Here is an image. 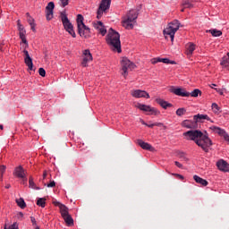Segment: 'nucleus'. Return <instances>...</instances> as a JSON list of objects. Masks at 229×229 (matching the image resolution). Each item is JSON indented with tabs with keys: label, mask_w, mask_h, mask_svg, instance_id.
Returning <instances> with one entry per match:
<instances>
[{
	"label": "nucleus",
	"mask_w": 229,
	"mask_h": 229,
	"mask_svg": "<svg viewBox=\"0 0 229 229\" xmlns=\"http://www.w3.org/2000/svg\"><path fill=\"white\" fill-rule=\"evenodd\" d=\"M186 140H194L195 144L201 148L205 153H208V148L212 146V140L207 134H203L201 131L191 130L183 132Z\"/></svg>",
	"instance_id": "obj_1"
},
{
	"label": "nucleus",
	"mask_w": 229,
	"mask_h": 229,
	"mask_svg": "<svg viewBox=\"0 0 229 229\" xmlns=\"http://www.w3.org/2000/svg\"><path fill=\"white\" fill-rule=\"evenodd\" d=\"M106 41L112 51L122 53L123 50H121V35H119V32L114 30V29H110L106 37Z\"/></svg>",
	"instance_id": "obj_2"
},
{
	"label": "nucleus",
	"mask_w": 229,
	"mask_h": 229,
	"mask_svg": "<svg viewBox=\"0 0 229 229\" xmlns=\"http://www.w3.org/2000/svg\"><path fill=\"white\" fill-rule=\"evenodd\" d=\"M139 17V9L130 10L125 16L123 17V26L125 30H133V22Z\"/></svg>",
	"instance_id": "obj_3"
},
{
	"label": "nucleus",
	"mask_w": 229,
	"mask_h": 229,
	"mask_svg": "<svg viewBox=\"0 0 229 229\" xmlns=\"http://www.w3.org/2000/svg\"><path fill=\"white\" fill-rule=\"evenodd\" d=\"M83 15H77V30L80 37H83V38H90V28H89L83 22Z\"/></svg>",
	"instance_id": "obj_4"
},
{
	"label": "nucleus",
	"mask_w": 229,
	"mask_h": 229,
	"mask_svg": "<svg viewBox=\"0 0 229 229\" xmlns=\"http://www.w3.org/2000/svg\"><path fill=\"white\" fill-rule=\"evenodd\" d=\"M180 30V21L178 20H174L168 24V27L164 30L163 33L165 38H167V35L170 36L171 42L174 41V35Z\"/></svg>",
	"instance_id": "obj_5"
},
{
	"label": "nucleus",
	"mask_w": 229,
	"mask_h": 229,
	"mask_svg": "<svg viewBox=\"0 0 229 229\" xmlns=\"http://www.w3.org/2000/svg\"><path fill=\"white\" fill-rule=\"evenodd\" d=\"M60 19L63 22L64 30L68 31L73 38H76V32H74V27L72 26V23H71V21H69L65 11L60 13Z\"/></svg>",
	"instance_id": "obj_6"
},
{
	"label": "nucleus",
	"mask_w": 229,
	"mask_h": 229,
	"mask_svg": "<svg viewBox=\"0 0 229 229\" xmlns=\"http://www.w3.org/2000/svg\"><path fill=\"white\" fill-rule=\"evenodd\" d=\"M121 65H122V76L126 78L128 76V70L133 71L135 69L136 65L135 64L131 63L128 57H123L121 61Z\"/></svg>",
	"instance_id": "obj_7"
},
{
	"label": "nucleus",
	"mask_w": 229,
	"mask_h": 229,
	"mask_svg": "<svg viewBox=\"0 0 229 229\" xmlns=\"http://www.w3.org/2000/svg\"><path fill=\"white\" fill-rule=\"evenodd\" d=\"M112 0H102L101 4L97 12V19H101L103 17V12H106L110 8Z\"/></svg>",
	"instance_id": "obj_8"
},
{
	"label": "nucleus",
	"mask_w": 229,
	"mask_h": 229,
	"mask_svg": "<svg viewBox=\"0 0 229 229\" xmlns=\"http://www.w3.org/2000/svg\"><path fill=\"white\" fill-rule=\"evenodd\" d=\"M14 176L22 180L23 185L28 182V177H26V170L22 166H18L13 172Z\"/></svg>",
	"instance_id": "obj_9"
},
{
	"label": "nucleus",
	"mask_w": 229,
	"mask_h": 229,
	"mask_svg": "<svg viewBox=\"0 0 229 229\" xmlns=\"http://www.w3.org/2000/svg\"><path fill=\"white\" fill-rule=\"evenodd\" d=\"M170 92H173V94H175V96H180L181 98H189V96H191L190 92H187L182 88L172 87L170 89Z\"/></svg>",
	"instance_id": "obj_10"
},
{
	"label": "nucleus",
	"mask_w": 229,
	"mask_h": 229,
	"mask_svg": "<svg viewBox=\"0 0 229 229\" xmlns=\"http://www.w3.org/2000/svg\"><path fill=\"white\" fill-rule=\"evenodd\" d=\"M131 96H132V98H146L147 99H149V93L146 92L145 90H141V89L131 90Z\"/></svg>",
	"instance_id": "obj_11"
},
{
	"label": "nucleus",
	"mask_w": 229,
	"mask_h": 229,
	"mask_svg": "<svg viewBox=\"0 0 229 229\" xmlns=\"http://www.w3.org/2000/svg\"><path fill=\"white\" fill-rule=\"evenodd\" d=\"M55 10V3L49 2L46 7V17L47 21L53 19V11Z\"/></svg>",
	"instance_id": "obj_12"
},
{
	"label": "nucleus",
	"mask_w": 229,
	"mask_h": 229,
	"mask_svg": "<svg viewBox=\"0 0 229 229\" xmlns=\"http://www.w3.org/2000/svg\"><path fill=\"white\" fill-rule=\"evenodd\" d=\"M24 53V63L27 65V67H29V71H34L33 69V59H31V56H30V53L28 52V50H23Z\"/></svg>",
	"instance_id": "obj_13"
},
{
	"label": "nucleus",
	"mask_w": 229,
	"mask_h": 229,
	"mask_svg": "<svg viewBox=\"0 0 229 229\" xmlns=\"http://www.w3.org/2000/svg\"><path fill=\"white\" fill-rule=\"evenodd\" d=\"M182 126H183V128H188V130H197L198 128V123H196V120L193 119L192 120H184L182 123Z\"/></svg>",
	"instance_id": "obj_14"
},
{
	"label": "nucleus",
	"mask_w": 229,
	"mask_h": 229,
	"mask_svg": "<svg viewBox=\"0 0 229 229\" xmlns=\"http://www.w3.org/2000/svg\"><path fill=\"white\" fill-rule=\"evenodd\" d=\"M19 36L23 44H25L26 47H28V40L26 39V30L23 25H20L18 27Z\"/></svg>",
	"instance_id": "obj_15"
},
{
	"label": "nucleus",
	"mask_w": 229,
	"mask_h": 229,
	"mask_svg": "<svg viewBox=\"0 0 229 229\" xmlns=\"http://www.w3.org/2000/svg\"><path fill=\"white\" fill-rule=\"evenodd\" d=\"M216 165L219 171H223L224 173H229V164L226 161L221 159L216 163Z\"/></svg>",
	"instance_id": "obj_16"
},
{
	"label": "nucleus",
	"mask_w": 229,
	"mask_h": 229,
	"mask_svg": "<svg viewBox=\"0 0 229 229\" xmlns=\"http://www.w3.org/2000/svg\"><path fill=\"white\" fill-rule=\"evenodd\" d=\"M95 30L99 31V34L105 37L106 35V29H105V25L101 21H98L97 23H93Z\"/></svg>",
	"instance_id": "obj_17"
},
{
	"label": "nucleus",
	"mask_w": 229,
	"mask_h": 229,
	"mask_svg": "<svg viewBox=\"0 0 229 229\" xmlns=\"http://www.w3.org/2000/svg\"><path fill=\"white\" fill-rule=\"evenodd\" d=\"M193 119H194L195 123H197V124H198V123H203V121H205V120L210 121V117H208V114H199L194 115Z\"/></svg>",
	"instance_id": "obj_18"
},
{
	"label": "nucleus",
	"mask_w": 229,
	"mask_h": 229,
	"mask_svg": "<svg viewBox=\"0 0 229 229\" xmlns=\"http://www.w3.org/2000/svg\"><path fill=\"white\" fill-rule=\"evenodd\" d=\"M137 144L140 146L142 149H147L148 151H152L153 147L148 142H144L142 140H138Z\"/></svg>",
	"instance_id": "obj_19"
},
{
	"label": "nucleus",
	"mask_w": 229,
	"mask_h": 229,
	"mask_svg": "<svg viewBox=\"0 0 229 229\" xmlns=\"http://www.w3.org/2000/svg\"><path fill=\"white\" fill-rule=\"evenodd\" d=\"M156 101H157V103L158 105H160V106H162V108H165V110L169 108V107H171V106H173V104L168 103L167 101H165V100H164L162 98H157Z\"/></svg>",
	"instance_id": "obj_20"
},
{
	"label": "nucleus",
	"mask_w": 229,
	"mask_h": 229,
	"mask_svg": "<svg viewBox=\"0 0 229 229\" xmlns=\"http://www.w3.org/2000/svg\"><path fill=\"white\" fill-rule=\"evenodd\" d=\"M193 180L196 182V183H199L203 187H207V185H208V182L207 180H205L198 175H194Z\"/></svg>",
	"instance_id": "obj_21"
},
{
	"label": "nucleus",
	"mask_w": 229,
	"mask_h": 229,
	"mask_svg": "<svg viewBox=\"0 0 229 229\" xmlns=\"http://www.w3.org/2000/svg\"><path fill=\"white\" fill-rule=\"evenodd\" d=\"M138 108L140 110H142L143 112H151V114H153V112H155L154 108H152L151 106H147V105L139 104Z\"/></svg>",
	"instance_id": "obj_22"
},
{
	"label": "nucleus",
	"mask_w": 229,
	"mask_h": 229,
	"mask_svg": "<svg viewBox=\"0 0 229 229\" xmlns=\"http://www.w3.org/2000/svg\"><path fill=\"white\" fill-rule=\"evenodd\" d=\"M195 0H182V6L183 8H193Z\"/></svg>",
	"instance_id": "obj_23"
},
{
	"label": "nucleus",
	"mask_w": 229,
	"mask_h": 229,
	"mask_svg": "<svg viewBox=\"0 0 229 229\" xmlns=\"http://www.w3.org/2000/svg\"><path fill=\"white\" fill-rule=\"evenodd\" d=\"M206 33H211L212 37H221V35H223V32L216 29L208 30H206Z\"/></svg>",
	"instance_id": "obj_24"
},
{
	"label": "nucleus",
	"mask_w": 229,
	"mask_h": 229,
	"mask_svg": "<svg viewBox=\"0 0 229 229\" xmlns=\"http://www.w3.org/2000/svg\"><path fill=\"white\" fill-rule=\"evenodd\" d=\"M63 218L64 219L68 226H72V225H74V220L72 219V216H71V215H66L63 216Z\"/></svg>",
	"instance_id": "obj_25"
},
{
	"label": "nucleus",
	"mask_w": 229,
	"mask_h": 229,
	"mask_svg": "<svg viewBox=\"0 0 229 229\" xmlns=\"http://www.w3.org/2000/svg\"><path fill=\"white\" fill-rule=\"evenodd\" d=\"M213 130L215 131V133H217L218 135H220V137H224L226 136L228 133H226V131L219 127H213Z\"/></svg>",
	"instance_id": "obj_26"
},
{
	"label": "nucleus",
	"mask_w": 229,
	"mask_h": 229,
	"mask_svg": "<svg viewBox=\"0 0 229 229\" xmlns=\"http://www.w3.org/2000/svg\"><path fill=\"white\" fill-rule=\"evenodd\" d=\"M221 65H223V67H225L226 69L229 68V52L227 53V55L223 57L221 61Z\"/></svg>",
	"instance_id": "obj_27"
},
{
	"label": "nucleus",
	"mask_w": 229,
	"mask_h": 229,
	"mask_svg": "<svg viewBox=\"0 0 229 229\" xmlns=\"http://www.w3.org/2000/svg\"><path fill=\"white\" fill-rule=\"evenodd\" d=\"M60 208V212H61V215H62V217H64L65 216H69V208L63 204V206H61Z\"/></svg>",
	"instance_id": "obj_28"
},
{
	"label": "nucleus",
	"mask_w": 229,
	"mask_h": 229,
	"mask_svg": "<svg viewBox=\"0 0 229 229\" xmlns=\"http://www.w3.org/2000/svg\"><path fill=\"white\" fill-rule=\"evenodd\" d=\"M195 49H196V45L190 43L187 47V55H192Z\"/></svg>",
	"instance_id": "obj_29"
},
{
	"label": "nucleus",
	"mask_w": 229,
	"mask_h": 229,
	"mask_svg": "<svg viewBox=\"0 0 229 229\" xmlns=\"http://www.w3.org/2000/svg\"><path fill=\"white\" fill-rule=\"evenodd\" d=\"M83 55H84V60H86L88 62H91L92 54H90V50H85Z\"/></svg>",
	"instance_id": "obj_30"
},
{
	"label": "nucleus",
	"mask_w": 229,
	"mask_h": 229,
	"mask_svg": "<svg viewBox=\"0 0 229 229\" xmlns=\"http://www.w3.org/2000/svg\"><path fill=\"white\" fill-rule=\"evenodd\" d=\"M16 203L20 208H26V202L24 201V199L20 198L16 199Z\"/></svg>",
	"instance_id": "obj_31"
},
{
	"label": "nucleus",
	"mask_w": 229,
	"mask_h": 229,
	"mask_svg": "<svg viewBox=\"0 0 229 229\" xmlns=\"http://www.w3.org/2000/svg\"><path fill=\"white\" fill-rule=\"evenodd\" d=\"M38 207H41L44 208L46 207V199L45 198H39L37 200Z\"/></svg>",
	"instance_id": "obj_32"
},
{
	"label": "nucleus",
	"mask_w": 229,
	"mask_h": 229,
	"mask_svg": "<svg viewBox=\"0 0 229 229\" xmlns=\"http://www.w3.org/2000/svg\"><path fill=\"white\" fill-rule=\"evenodd\" d=\"M187 110L183 107L178 108L176 110V115H178L179 117H182V115H185Z\"/></svg>",
	"instance_id": "obj_33"
},
{
	"label": "nucleus",
	"mask_w": 229,
	"mask_h": 229,
	"mask_svg": "<svg viewBox=\"0 0 229 229\" xmlns=\"http://www.w3.org/2000/svg\"><path fill=\"white\" fill-rule=\"evenodd\" d=\"M199 94H201V90H199V89H196L190 93V96H191V98H198Z\"/></svg>",
	"instance_id": "obj_34"
},
{
	"label": "nucleus",
	"mask_w": 229,
	"mask_h": 229,
	"mask_svg": "<svg viewBox=\"0 0 229 229\" xmlns=\"http://www.w3.org/2000/svg\"><path fill=\"white\" fill-rule=\"evenodd\" d=\"M29 185H30V189H37V190L39 189L38 187H37V185H35V182H33V177H31V176L29 179Z\"/></svg>",
	"instance_id": "obj_35"
},
{
	"label": "nucleus",
	"mask_w": 229,
	"mask_h": 229,
	"mask_svg": "<svg viewBox=\"0 0 229 229\" xmlns=\"http://www.w3.org/2000/svg\"><path fill=\"white\" fill-rule=\"evenodd\" d=\"M59 4L62 8H65L69 4V0H59Z\"/></svg>",
	"instance_id": "obj_36"
},
{
	"label": "nucleus",
	"mask_w": 229,
	"mask_h": 229,
	"mask_svg": "<svg viewBox=\"0 0 229 229\" xmlns=\"http://www.w3.org/2000/svg\"><path fill=\"white\" fill-rule=\"evenodd\" d=\"M211 107H212V110H213L216 114H217V112H219V110H221V108L219 107V106H217V104H216V103H213L212 106H211Z\"/></svg>",
	"instance_id": "obj_37"
},
{
	"label": "nucleus",
	"mask_w": 229,
	"mask_h": 229,
	"mask_svg": "<svg viewBox=\"0 0 229 229\" xmlns=\"http://www.w3.org/2000/svg\"><path fill=\"white\" fill-rule=\"evenodd\" d=\"M4 171H6V166L5 165H1L0 166V180L3 181V175L4 174Z\"/></svg>",
	"instance_id": "obj_38"
},
{
	"label": "nucleus",
	"mask_w": 229,
	"mask_h": 229,
	"mask_svg": "<svg viewBox=\"0 0 229 229\" xmlns=\"http://www.w3.org/2000/svg\"><path fill=\"white\" fill-rule=\"evenodd\" d=\"M4 229H19V225H17V223H13L12 225L9 226V228H7L5 225Z\"/></svg>",
	"instance_id": "obj_39"
},
{
	"label": "nucleus",
	"mask_w": 229,
	"mask_h": 229,
	"mask_svg": "<svg viewBox=\"0 0 229 229\" xmlns=\"http://www.w3.org/2000/svg\"><path fill=\"white\" fill-rule=\"evenodd\" d=\"M39 76H42V78L46 77V70L44 68L38 69Z\"/></svg>",
	"instance_id": "obj_40"
},
{
	"label": "nucleus",
	"mask_w": 229,
	"mask_h": 229,
	"mask_svg": "<svg viewBox=\"0 0 229 229\" xmlns=\"http://www.w3.org/2000/svg\"><path fill=\"white\" fill-rule=\"evenodd\" d=\"M27 21L29 22V24H35V20H33V18H31V16H29V18H27Z\"/></svg>",
	"instance_id": "obj_41"
},
{
	"label": "nucleus",
	"mask_w": 229,
	"mask_h": 229,
	"mask_svg": "<svg viewBox=\"0 0 229 229\" xmlns=\"http://www.w3.org/2000/svg\"><path fill=\"white\" fill-rule=\"evenodd\" d=\"M158 63H160V57L153 58L151 60V64H158Z\"/></svg>",
	"instance_id": "obj_42"
},
{
	"label": "nucleus",
	"mask_w": 229,
	"mask_h": 229,
	"mask_svg": "<svg viewBox=\"0 0 229 229\" xmlns=\"http://www.w3.org/2000/svg\"><path fill=\"white\" fill-rule=\"evenodd\" d=\"M47 187L48 188L56 187V182H55V181H52L50 183L47 185Z\"/></svg>",
	"instance_id": "obj_43"
},
{
	"label": "nucleus",
	"mask_w": 229,
	"mask_h": 229,
	"mask_svg": "<svg viewBox=\"0 0 229 229\" xmlns=\"http://www.w3.org/2000/svg\"><path fill=\"white\" fill-rule=\"evenodd\" d=\"M159 62H162L163 64H169V59L168 58H160L159 57Z\"/></svg>",
	"instance_id": "obj_44"
},
{
	"label": "nucleus",
	"mask_w": 229,
	"mask_h": 229,
	"mask_svg": "<svg viewBox=\"0 0 229 229\" xmlns=\"http://www.w3.org/2000/svg\"><path fill=\"white\" fill-rule=\"evenodd\" d=\"M174 176H176V178H179V180H184L183 175L180 174H172Z\"/></svg>",
	"instance_id": "obj_45"
},
{
	"label": "nucleus",
	"mask_w": 229,
	"mask_h": 229,
	"mask_svg": "<svg viewBox=\"0 0 229 229\" xmlns=\"http://www.w3.org/2000/svg\"><path fill=\"white\" fill-rule=\"evenodd\" d=\"M30 221H31L33 226H36V225H37V220L35 219L34 216H30Z\"/></svg>",
	"instance_id": "obj_46"
},
{
	"label": "nucleus",
	"mask_w": 229,
	"mask_h": 229,
	"mask_svg": "<svg viewBox=\"0 0 229 229\" xmlns=\"http://www.w3.org/2000/svg\"><path fill=\"white\" fill-rule=\"evenodd\" d=\"M53 203H54V205H55V207H59V208H62V206H64V204H62V203H60V202H58V201H54Z\"/></svg>",
	"instance_id": "obj_47"
},
{
	"label": "nucleus",
	"mask_w": 229,
	"mask_h": 229,
	"mask_svg": "<svg viewBox=\"0 0 229 229\" xmlns=\"http://www.w3.org/2000/svg\"><path fill=\"white\" fill-rule=\"evenodd\" d=\"M89 61H87V59H84L83 58V60H82V62H81V65H82V67H87V63H88Z\"/></svg>",
	"instance_id": "obj_48"
},
{
	"label": "nucleus",
	"mask_w": 229,
	"mask_h": 229,
	"mask_svg": "<svg viewBox=\"0 0 229 229\" xmlns=\"http://www.w3.org/2000/svg\"><path fill=\"white\" fill-rule=\"evenodd\" d=\"M174 164L177 167H179V169H182V167H183V165L178 161H175Z\"/></svg>",
	"instance_id": "obj_49"
},
{
	"label": "nucleus",
	"mask_w": 229,
	"mask_h": 229,
	"mask_svg": "<svg viewBox=\"0 0 229 229\" xmlns=\"http://www.w3.org/2000/svg\"><path fill=\"white\" fill-rule=\"evenodd\" d=\"M179 157H180L181 158H182V160H187V157H185V154H184V153L179 154Z\"/></svg>",
	"instance_id": "obj_50"
},
{
	"label": "nucleus",
	"mask_w": 229,
	"mask_h": 229,
	"mask_svg": "<svg viewBox=\"0 0 229 229\" xmlns=\"http://www.w3.org/2000/svg\"><path fill=\"white\" fill-rule=\"evenodd\" d=\"M148 128H153L154 126H157V123H152V124H146Z\"/></svg>",
	"instance_id": "obj_51"
},
{
	"label": "nucleus",
	"mask_w": 229,
	"mask_h": 229,
	"mask_svg": "<svg viewBox=\"0 0 229 229\" xmlns=\"http://www.w3.org/2000/svg\"><path fill=\"white\" fill-rule=\"evenodd\" d=\"M30 26L32 31H35V23H31Z\"/></svg>",
	"instance_id": "obj_52"
},
{
	"label": "nucleus",
	"mask_w": 229,
	"mask_h": 229,
	"mask_svg": "<svg viewBox=\"0 0 229 229\" xmlns=\"http://www.w3.org/2000/svg\"><path fill=\"white\" fill-rule=\"evenodd\" d=\"M18 217H24V214L22 212L18 213Z\"/></svg>",
	"instance_id": "obj_53"
},
{
	"label": "nucleus",
	"mask_w": 229,
	"mask_h": 229,
	"mask_svg": "<svg viewBox=\"0 0 229 229\" xmlns=\"http://www.w3.org/2000/svg\"><path fill=\"white\" fill-rule=\"evenodd\" d=\"M17 26H18V28L21 27V26H22V25L21 24V20H18V21H17Z\"/></svg>",
	"instance_id": "obj_54"
},
{
	"label": "nucleus",
	"mask_w": 229,
	"mask_h": 229,
	"mask_svg": "<svg viewBox=\"0 0 229 229\" xmlns=\"http://www.w3.org/2000/svg\"><path fill=\"white\" fill-rule=\"evenodd\" d=\"M47 176V172L45 171V172L43 173V178L46 179Z\"/></svg>",
	"instance_id": "obj_55"
},
{
	"label": "nucleus",
	"mask_w": 229,
	"mask_h": 229,
	"mask_svg": "<svg viewBox=\"0 0 229 229\" xmlns=\"http://www.w3.org/2000/svg\"><path fill=\"white\" fill-rule=\"evenodd\" d=\"M168 64H171L172 65H174L176 64V62L169 60Z\"/></svg>",
	"instance_id": "obj_56"
},
{
	"label": "nucleus",
	"mask_w": 229,
	"mask_h": 229,
	"mask_svg": "<svg viewBox=\"0 0 229 229\" xmlns=\"http://www.w3.org/2000/svg\"><path fill=\"white\" fill-rule=\"evenodd\" d=\"M10 187H12L10 184L5 185V189H10Z\"/></svg>",
	"instance_id": "obj_57"
},
{
	"label": "nucleus",
	"mask_w": 229,
	"mask_h": 229,
	"mask_svg": "<svg viewBox=\"0 0 229 229\" xmlns=\"http://www.w3.org/2000/svg\"><path fill=\"white\" fill-rule=\"evenodd\" d=\"M26 15H27V19L30 17V13H27Z\"/></svg>",
	"instance_id": "obj_58"
},
{
	"label": "nucleus",
	"mask_w": 229,
	"mask_h": 229,
	"mask_svg": "<svg viewBox=\"0 0 229 229\" xmlns=\"http://www.w3.org/2000/svg\"><path fill=\"white\" fill-rule=\"evenodd\" d=\"M216 87V84H211V89H214Z\"/></svg>",
	"instance_id": "obj_59"
},
{
	"label": "nucleus",
	"mask_w": 229,
	"mask_h": 229,
	"mask_svg": "<svg viewBox=\"0 0 229 229\" xmlns=\"http://www.w3.org/2000/svg\"><path fill=\"white\" fill-rule=\"evenodd\" d=\"M181 12H185V7H183V8L181 10Z\"/></svg>",
	"instance_id": "obj_60"
},
{
	"label": "nucleus",
	"mask_w": 229,
	"mask_h": 229,
	"mask_svg": "<svg viewBox=\"0 0 229 229\" xmlns=\"http://www.w3.org/2000/svg\"><path fill=\"white\" fill-rule=\"evenodd\" d=\"M3 129H4L3 125H2V124H0V130H3Z\"/></svg>",
	"instance_id": "obj_61"
},
{
	"label": "nucleus",
	"mask_w": 229,
	"mask_h": 229,
	"mask_svg": "<svg viewBox=\"0 0 229 229\" xmlns=\"http://www.w3.org/2000/svg\"><path fill=\"white\" fill-rule=\"evenodd\" d=\"M142 124H145V126H146V124H148V123H146V122L142 121Z\"/></svg>",
	"instance_id": "obj_62"
},
{
	"label": "nucleus",
	"mask_w": 229,
	"mask_h": 229,
	"mask_svg": "<svg viewBox=\"0 0 229 229\" xmlns=\"http://www.w3.org/2000/svg\"><path fill=\"white\" fill-rule=\"evenodd\" d=\"M156 124H157L156 126H160L162 123H156Z\"/></svg>",
	"instance_id": "obj_63"
},
{
	"label": "nucleus",
	"mask_w": 229,
	"mask_h": 229,
	"mask_svg": "<svg viewBox=\"0 0 229 229\" xmlns=\"http://www.w3.org/2000/svg\"><path fill=\"white\" fill-rule=\"evenodd\" d=\"M36 229H40V228L38 226H37Z\"/></svg>",
	"instance_id": "obj_64"
}]
</instances>
